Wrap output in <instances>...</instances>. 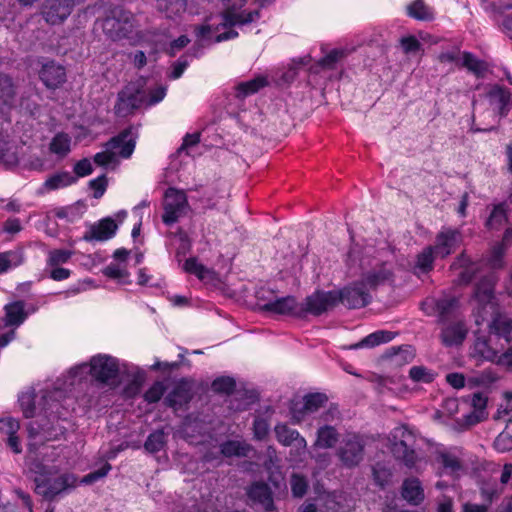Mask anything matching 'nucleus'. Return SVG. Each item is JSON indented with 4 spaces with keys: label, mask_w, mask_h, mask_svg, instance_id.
<instances>
[{
    "label": "nucleus",
    "mask_w": 512,
    "mask_h": 512,
    "mask_svg": "<svg viewBox=\"0 0 512 512\" xmlns=\"http://www.w3.org/2000/svg\"><path fill=\"white\" fill-rule=\"evenodd\" d=\"M471 264L470 258L465 253H461L452 264L453 268H464L460 273V278L465 283H469L473 279V275L470 273L472 271Z\"/></svg>",
    "instance_id": "54"
},
{
    "label": "nucleus",
    "mask_w": 512,
    "mask_h": 512,
    "mask_svg": "<svg viewBox=\"0 0 512 512\" xmlns=\"http://www.w3.org/2000/svg\"><path fill=\"white\" fill-rule=\"evenodd\" d=\"M165 434L162 430H156L147 437L144 448L150 453H157L165 446Z\"/></svg>",
    "instance_id": "50"
},
{
    "label": "nucleus",
    "mask_w": 512,
    "mask_h": 512,
    "mask_svg": "<svg viewBox=\"0 0 512 512\" xmlns=\"http://www.w3.org/2000/svg\"><path fill=\"white\" fill-rule=\"evenodd\" d=\"M436 460L441 464L443 471L447 475L458 476L463 470L460 458L451 451H439L436 455Z\"/></svg>",
    "instance_id": "33"
},
{
    "label": "nucleus",
    "mask_w": 512,
    "mask_h": 512,
    "mask_svg": "<svg viewBox=\"0 0 512 512\" xmlns=\"http://www.w3.org/2000/svg\"><path fill=\"white\" fill-rule=\"evenodd\" d=\"M38 64V77L47 89L56 90L66 82V68L57 61L40 58Z\"/></svg>",
    "instance_id": "11"
},
{
    "label": "nucleus",
    "mask_w": 512,
    "mask_h": 512,
    "mask_svg": "<svg viewBox=\"0 0 512 512\" xmlns=\"http://www.w3.org/2000/svg\"><path fill=\"white\" fill-rule=\"evenodd\" d=\"M166 391V387L163 382H154L149 389L144 393L143 397L147 403H157Z\"/></svg>",
    "instance_id": "56"
},
{
    "label": "nucleus",
    "mask_w": 512,
    "mask_h": 512,
    "mask_svg": "<svg viewBox=\"0 0 512 512\" xmlns=\"http://www.w3.org/2000/svg\"><path fill=\"white\" fill-rule=\"evenodd\" d=\"M443 325L440 333L441 343L446 347L461 345L468 333L465 323L462 320H454Z\"/></svg>",
    "instance_id": "22"
},
{
    "label": "nucleus",
    "mask_w": 512,
    "mask_h": 512,
    "mask_svg": "<svg viewBox=\"0 0 512 512\" xmlns=\"http://www.w3.org/2000/svg\"><path fill=\"white\" fill-rule=\"evenodd\" d=\"M393 280L394 273L391 268H389L386 263H381L379 266L365 273L360 281L369 291L376 289L378 286L392 283Z\"/></svg>",
    "instance_id": "23"
},
{
    "label": "nucleus",
    "mask_w": 512,
    "mask_h": 512,
    "mask_svg": "<svg viewBox=\"0 0 512 512\" xmlns=\"http://www.w3.org/2000/svg\"><path fill=\"white\" fill-rule=\"evenodd\" d=\"M74 252L68 249L50 250L46 258V266H61L66 264L72 258Z\"/></svg>",
    "instance_id": "48"
},
{
    "label": "nucleus",
    "mask_w": 512,
    "mask_h": 512,
    "mask_svg": "<svg viewBox=\"0 0 512 512\" xmlns=\"http://www.w3.org/2000/svg\"><path fill=\"white\" fill-rule=\"evenodd\" d=\"M506 249H507V246L504 245L502 242L495 244L492 247V249L489 253V256L487 258V264L493 269L502 268L504 265L503 258H504Z\"/></svg>",
    "instance_id": "51"
},
{
    "label": "nucleus",
    "mask_w": 512,
    "mask_h": 512,
    "mask_svg": "<svg viewBox=\"0 0 512 512\" xmlns=\"http://www.w3.org/2000/svg\"><path fill=\"white\" fill-rule=\"evenodd\" d=\"M302 304L304 310L303 317L307 314L319 316L337 304V291H316L306 297L305 302Z\"/></svg>",
    "instance_id": "17"
},
{
    "label": "nucleus",
    "mask_w": 512,
    "mask_h": 512,
    "mask_svg": "<svg viewBox=\"0 0 512 512\" xmlns=\"http://www.w3.org/2000/svg\"><path fill=\"white\" fill-rule=\"evenodd\" d=\"M328 398L323 393H310L303 397L302 402L292 403L290 413L294 423H300L309 414L318 411L323 407Z\"/></svg>",
    "instance_id": "15"
},
{
    "label": "nucleus",
    "mask_w": 512,
    "mask_h": 512,
    "mask_svg": "<svg viewBox=\"0 0 512 512\" xmlns=\"http://www.w3.org/2000/svg\"><path fill=\"white\" fill-rule=\"evenodd\" d=\"M251 450L252 447L249 444L237 440H227L220 445V452L225 457H245Z\"/></svg>",
    "instance_id": "38"
},
{
    "label": "nucleus",
    "mask_w": 512,
    "mask_h": 512,
    "mask_svg": "<svg viewBox=\"0 0 512 512\" xmlns=\"http://www.w3.org/2000/svg\"><path fill=\"white\" fill-rule=\"evenodd\" d=\"M156 3L158 10L170 19L181 16L187 8V0H156Z\"/></svg>",
    "instance_id": "36"
},
{
    "label": "nucleus",
    "mask_w": 512,
    "mask_h": 512,
    "mask_svg": "<svg viewBox=\"0 0 512 512\" xmlns=\"http://www.w3.org/2000/svg\"><path fill=\"white\" fill-rule=\"evenodd\" d=\"M19 429L20 424L16 419L12 417L0 419V433L7 436V445L16 454L22 451L21 443L17 436Z\"/></svg>",
    "instance_id": "28"
},
{
    "label": "nucleus",
    "mask_w": 512,
    "mask_h": 512,
    "mask_svg": "<svg viewBox=\"0 0 512 512\" xmlns=\"http://www.w3.org/2000/svg\"><path fill=\"white\" fill-rule=\"evenodd\" d=\"M247 495L252 505H259L266 512L274 510V501L272 492L269 486L263 482L253 483L248 491Z\"/></svg>",
    "instance_id": "24"
},
{
    "label": "nucleus",
    "mask_w": 512,
    "mask_h": 512,
    "mask_svg": "<svg viewBox=\"0 0 512 512\" xmlns=\"http://www.w3.org/2000/svg\"><path fill=\"white\" fill-rule=\"evenodd\" d=\"M74 176L78 178L86 177L93 172V166L88 158L77 161L73 167Z\"/></svg>",
    "instance_id": "61"
},
{
    "label": "nucleus",
    "mask_w": 512,
    "mask_h": 512,
    "mask_svg": "<svg viewBox=\"0 0 512 512\" xmlns=\"http://www.w3.org/2000/svg\"><path fill=\"white\" fill-rule=\"evenodd\" d=\"M72 377L82 378L89 374L93 380L100 384L113 385L118 381L120 363L116 357L108 354H97L91 357L89 363L73 366L70 371Z\"/></svg>",
    "instance_id": "3"
},
{
    "label": "nucleus",
    "mask_w": 512,
    "mask_h": 512,
    "mask_svg": "<svg viewBox=\"0 0 512 512\" xmlns=\"http://www.w3.org/2000/svg\"><path fill=\"white\" fill-rule=\"evenodd\" d=\"M188 208V200L184 191L168 188L165 192L162 221L165 225L171 226L176 223Z\"/></svg>",
    "instance_id": "10"
},
{
    "label": "nucleus",
    "mask_w": 512,
    "mask_h": 512,
    "mask_svg": "<svg viewBox=\"0 0 512 512\" xmlns=\"http://www.w3.org/2000/svg\"><path fill=\"white\" fill-rule=\"evenodd\" d=\"M471 355L480 361L495 362L498 358V353L491 347L488 338L478 335L474 341Z\"/></svg>",
    "instance_id": "31"
},
{
    "label": "nucleus",
    "mask_w": 512,
    "mask_h": 512,
    "mask_svg": "<svg viewBox=\"0 0 512 512\" xmlns=\"http://www.w3.org/2000/svg\"><path fill=\"white\" fill-rule=\"evenodd\" d=\"M435 252L430 246L425 247L417 256L413 266L415 275L427 274L434 268V260L437 258Z\"/></svg>",
    "instance_id": "34"
},
{
    "label": "nucleus",
    "mask_w": 512,
    "mask_h": 512,
    "mask_svg": "<svg viewBox=\"0 0 512 512\" xmlns=\"http://www.w3.org/2000/svg\"><path fill=\"white\" fill-rule=\"evenodd\" d=\"M93 161L96 165L104 167L116 161V152L106 149L94 155Z\"/></svg>",
    "instance_id": "62"
},
{
    "label": "nucleus",
    "mask_w": 512,
    "mask_h": 512,
    "mask_svg": "<svg viewBox=\"0 0 512 512\" xmlns=\"http://www.w3.org/2000/svg\"><path fill=\"white\" fill-rule=\"evenodd\" d=\"M35 397L34 390L23 392L18 397V402L25 418H33L37 413Z\"/></svg>",
    "instance_id": "44"
},
{
    "label": "nucleus",
    "mask_w": 512,
    "mask_h": 512,
    "mask_svg": "<svg viewBox=\"0 0 512 512\" xmlns=\"http://www.w3.org/2000/svg\"><path fill=\"white\" fill-rule=\"evenodd\" d=\"M409 377L416 383H432L436 377V373L425 366H413L409 370Z\"/></svg>",
    "instance_id": "46"
},
{
    "label": "nucleus",
    "mask_w": 512,
    "mask_h": 512,
    "mask_svg": "<svg viewBox=\"0 0 512 512\" xmlns=\"http://www.w3.org/2000/svg\"><path fill=\"white\" fill-rule=\"evenodd\" d=\"M49 149L60 157L66 156L71 150V137L66 133H57L51 140Z\"/></svg>",
    "instance_id": "41"
},
{
    "label": "nucleus",
    "mask_w": 512,
    "mask_h": 512,
    "mask_svg": "<svg viewBox=\"0 0 512 512\" xmlns=\"http://www.w3.org/2000/svg\"><path fill=\"white\" fill-rule=\"evenodd\" d=\"M89 186L94 191V193H93L94 198H97V199L101 198L104 195L106 188H107L106 176L103 174L95 179H92L89 182Z\"/></svg>",
    "instance_id": "63"
},
{
    "label": "nucleus",
    "mask_w": 512,
    "mask_h": 512,
    "mask_svg": "<svg viewBox=\"0 0 512 512\" xmlns=\"http://www.w3.org/2000/svg\"><path fill=\"white\" fill-rule=\"evenodd\" d=\"M16 86L12 77L0 72V113L11 110L16 98Z\"/></svg>",
    "instance_id": "25"
},
{
    "label": "nucleus",
    "mask_w": 512,
    "mask_h": 512,
    "mask_svg": "<svg viewBox=\"0 0 512 512\" xmlns=\"http://www.w3.org/2000/svg\"><path fill=\"white\" fill-rule=\"evenodd\" d=\"M372 474H373L374 482L381 488H383L385 485L388 484V482L390 481V478L392 476L391 471L388 468H386L384 465L379 464V463H377L375 466H373Z\"/></svg>",
    "instance_id": "57"
},
{
    "label": "nucleus",
    "mask_w": 512,
    "mask_h": 512,
    "mask_svg": "<svg viewBox=\"0 0 512 512\" xmlns=\"http://www.w3.org/2000/svg\"><path fill=\"white\" fill-rule=\"evenodd\" d=\"M258 10L242 11L233 13L227 11L221 15V22L218 24H203L195 26L194 32L197 37L194 45L185 54L188 57L199 58L203 55L204 42L219 43L222 41L234 39L238 36V32L232 29L236 25H245L259 19Z\"/></svg>",
    "instance_id": "2"
},
{
    "label": "nucleus",
    "mask_w": 512,
    "mask_h": 512,
    "mask_svg": "<svg viewBox=\"0 0 512 512\" xmlns=\"http://www.w3.org/2000/svg\"><path fill=\"white\" fill-rule=\"evenodd\" d=\"M507 221V208L505 203H499L493 206L490 215L486 221L488 229H499Z\"/></svg>",
    "instance_id": "42"
},
{
    "label": "nucleus",
    "mask_w": 512,
    "mask_h": 512,
    "mask_svg": "<svg viewBox=\"0 0 512 512\" xmlns=\"http://www.w3.org/2000/svg\"><path fill=\"white\" fill-rule=\"evenodd\" d=\"M496 278L493 274L483 277L474 290V317L476 325L480 326L490 317L488 323L489 333L498 338H503L507 343L512 340V318L499 311V305L495 297Z\"/></svg>",
    "instance_id": "1"
},
{
    "label": "nucleus",
    "mask_w": 512,
    "mask_h": 512,
    "mask_svg": "<svg viewBox=\"0 0 512 512\" xmlns=\"http://www.w3.org/2000/svg\"><path fill=\"white\" fill-rule=\"evenodd\" d=\"M23 262V252L20 250H9L0 253V274L6 273L11 268L18 267Z\"/></svg>",
    "instance_id": "40"
},
{
    "label": "nucleus",
    "mask_w": 512,
    "mask_h": 512,
    "mask_svg": "<svg viewBox=\"0 0 512 512\" xmlns=\"http://www.w3.org/2000/svg\"><path fill=\"white\" fill-rule=\"evenodd\" d=\"M5 326L19 327L27 318L25 312V303L23 301H14L4 306Z\"/></svg>",
    "instance_id": "30"
},
{
    "label": "nucleus",
    "mask_w": 512,
    "mask_h": 512,
    "mask_svg": "<svg viewBox=\"0 0 512 512\" xmlns=\"http://www.w3.org/2000/svg\"><path fill=\"white\" fill-rule=\"evenodd\" d=\"M194 383L189 378H181L177 381L165 398L167 406L178 409L187 405L193 398Z\"/></svg>",
    "instance_id": "19"
},
{
    "label": "nucleus",
    "mask_w": 512,
    "mask_h": 512,
    "mask_svg": "<svg viewBox=\"0 0 512 512\" xmlns=\"http://www.w3.org/2000/svg\"><path fill=\"white\" fill-rule=\"evenodd\" d=\"M408 15L416 20L428 21L434 18L432 10L423 0H416L407 7Z\"/></svg>",
    "instance_id": "43"
},
{
    "label": "nucleus",
    "mask_w": 512,
    "mask_h": 512,
    "mask_svg": "<svg viewBox=\"0 0 512 512\" xmlns=\"http://www.w3.org/2000/svg\"><path fill=\"white\" fill-rule=\"evenodd\" d=\"M308 484L306 479L298 474H293L291 477V490L295 497H303L307 491Z\"/></svg>",
    "instance_id": "59"
},
{
    "label": "nucleus",
    "mask_w": 512,
    "mask_h": 512,
    "mask_svg": "<svg viewBox=\"0 0 512 512\" xmlns=\"http://www.w3.org/2000/svg\"><path fill=\"white\" fill-rule=\"evenodd\" d=\"M77 0H44L40 6L42 19L50 26L62 25L72 14Z\"/></svg>",
    "instance_id": "9"
},
{
    "label": "nucleus",
    "mask_w": 512,
    "mask_h": 512,
    "mask_svg": "<svg viewBox=\"0 0 512 512\" xmlns=\"http://www.w3.org/2000/svg\"><path fill=\"white\" fill-rule=\"evenodd\" d=\"M399 431L401 439L395 441L391 447L393 456L409 470L420 472L427 462L425 457L413 448L414 434L407 427H402Z\"/></svg>",
    "instance_id": "5"
},
{
    "label": "nucleus",
    "mask_w": 512,
    "mask_h": 512,
    "mask_svg": "<svg viewBox=\"0 0 512 512\" xmlns=\"http://www.w3.org/2000/svg\"><path fill=\"white\" fill-rule=\"evenodd\" d=\"M460 65L477 77H483L488 70L486 61L477 58L473 53L467 51L462 53Z\"/></svg>",
    "instance_id": "35"
},
{
    "label": "nucleus",
    "mask_w": 512,
    "mask_h": 512,
    "mask_svg": "<svg viewBox=\"0 0 512 512\" xmlns=\"http://www.w3.org/2000/svg\"><path fill=\"white\" fill-rule=\"evenodd\" d=\"M487 97L489 99L490 105L493 107L494 110H497L498 114L501 117H504L508 114L510 110L511 98L509 90L501 86L495 85L489 90Z\"/></svg>",
    "instance_id": "26"
},
{
    "label": "nucleus",
    "mask_w": 512,
    "mask_h": 512,
    "mask_svg": "<svg viewBox=\"0 0 512 512\" xmlns=\"http://www.w3.org/2000/svg\"><path fill=\"white\" fill-rule=\"evenodd\" d=\"M137 134L134 132L133 127H127L116 136L110 138L105 144L104 148L116 152V156L128 159L134 152L136 146Z\"/></svg>",
    "instance_id": "16"
},
{
    "label": "nucleus",
    "mask_w": 512,
    "mask_h": 512,
    "mask_svg": "<svg viewBox=\"0 0 512 512\" xmlns=\"http://www.w3.org/2000/svg\"><path fill=\"white\" fill-rule=\"evenodd\" d=\"M458 300L455 297H427L421 303V309L427 316H436L437 322L446 324L456 320Z\"/></svg>",
    "instance_id": "8"
},
{
    "label": "nucleus",
    "mask_w": 512,
    "mask_h": 512,
    "mask_svg": "<svg viewBox=\"0 0 512 512\" xmlns=\"http://www.w3.org/2000/svg\"><path fill=\"white\" fill-rule=\"evenodd\" d=\"M462 241V236L459 230L452 228H442L436 235L434 245H429L436 256L439 258H446L452 254Z\"/></svg>",
    "instance_id": "18"
},
{
    "label": "nucleus",
    "mask_w": 512,
    "mask_h": 512,
    "mask_svg": "<svg viewBox=\"0 0 512 512\" xmlns=\"http://www.w3.org/2000/svg\"><path fill=\"white\" fill-rule=\"evenodd\" d=\"M31 471L37 474L34 478L35 492L46 499L51 500L66 489L75 487L76 478L71 474L49 479L47 476L50 475V471L41 462L32 463Z\"/></svg>",
    "instance_id": "4"
},
{
    "label": "nucleus",
    "mask_w": 512,
    "mask_h": 512,
    "mask_svg": "<svg viewBox=\"0 0 512 512\" xmlns=\"http://www.w3.org/2000/svg\"><path fill=\"white\" fill-rule=\"evenodd\" d=\"M260 309L264 312L303 318V304L299 303L294 296L278 297L273 300L260 304Z\"/></svg>",
    "instance_id": "14"
},
{
    "label": "nucleus",
    "mask_w": 512,
    "mask_h": 512,
    "mask_svg": "<svg viewBox=\"0 0 512 512\" xmlns=\"http://www.w3.org/2000/svg\"><path fill=\"white\" fill-rule=\"evenodd\" d=\"M397 333L387 330H377L366 337H364L358 343L351 345L350 349H360L363 347L373 348L381 344L388 343L396 337Z\"/></svg>",
    "instance_id": "32"
},
{
    "label": "nucleus",
    "mask_w": 512,
    "mask_h": 512,
    "mask_svg": "<svg viewBox=\"0 0 512 512\" xmlns=\"http://www.w3.org/2000/svg\"><path fill=\"white\" fill-rule=\"evenodd\" d=\"M103 274L113 280H116L119 284H129L130 274L126 268L119 266L118 264L111 263L103 269Z\"/></svg>",
    "instance_id": "47"
},
{
    "label": "nucleus",
    "mask_w": 512,
    "mask_h": 512,
    "mask_svg": "<svg viewBox=\"0 0 512 512\" xmlns=\"http://www.w3.org/2000/svg\"><path fill=\"white\" fill-rule=\"evenodd\" d=\"M135 27L134 15L122 8L112 9L102 22L104 34L113 41L129 38Z\"/></svg>",
    "instance_id": "6"
},
{
    "label": "nucleus",
    "mask_w": 512,
    "mask_h": 512,
    "mask_svg": "<svg viewBox=\"0 0 512 512\" xmlns=\"http://www.w3.org/2000/svg\"><path fill=\"white\" fill-rule=\"evenodd\" d=\"M401 496L411 505H420L425 497L420 480L416 477L406 478L401 486Z\"/></svg>",
    "instance_id": "27"
},
{
    "label": "nucleus",
    "mask_w": 512,
    "mask_h": 512,
    "mask_svg": "<svg viewBox=\"0 0 512 512\" xmlns=\"http://www.w3.org/2000/svg\"><path fill=\"white\" fill-rule=\"evenodd\" d=\"M77 182V177H75L72 173L68 171H59L49 176L42 187L39 189V193L43 194L45 192L58 190L61 188L68 187Z\"/></svg>",
    "instance_id": "29"
},
{
    "label": "nucleus",
    "mask_w": 512,
    "mask_h": 512,
    "mask_svg": "<svg viewBox=\"0 0 512 512\" xmlns=\"http://www.w3.org/2000/svg\"><path fill=\"white\" fill-rule=\"evenodd\" d=\"M268 85L266 77L258 76L246 82H241L236 87V97L243 99L257 93L261 88Z\"/></svg>",
    "instance_id": "39"
},
{
    "label": "nucleus",
    "mask_w": 512,
    "mask_h": 512,
    "mask_svg": "<svg viewBox=\"0 0 512 512\" xmlns=\"http://www.w3.org/2000/svg\"><path fill=\"white\" fill-rule=\"evenodd\" d=\"M339 440V434L335 427L330 425L321 426L317 430L315 445L319 448H333Z\"/></svg>",
    "instance_id": "37"
},
{
    "label": "nucleus",
    "mask_w": 512,
    "mask_h": 512,
    "mask_svg": "<svg viewBox=\"0 0 512 512\" xmlns=\"http://www.w3.org/2000/svg\"><path fill=\"white\" fill-rule=\"evenodd\" d=\"M110 470H111V465L109 463H106L98 470L90 472L89 474L85 475L82 478L81 483L87 484V485L93 484V483L97 482L98 480L104 478L109 473Z\"/></svg>",
    "instance_id": "60"
},
{
    "label": "nucleus",
    "mask_w": 512,
    "mask_h": 512,
    "mask_svg": "<svg viewBox=\"0 0 512 512\" xmlns=\"http://www.w3.org/2000/svg\"><path fill=\"white\" fill-rule=\"evenodd\" d=\"M146 103V95L134 85H127L118 93L114 112L118 117H126Z\"/></svg>",
    "instance_id": "12"
},
{
    "label": "nucleus",
    "mask_w": 512,
    "mask_h": 512,
    "mask_svg": "<svg viewBox=\"0 0 512 512\" xmlns=\"http://www.w3.org/2000/svg\"><path fill=\"white\" fill-rule=\"evenodd\" d=\"M506 428L496 437L494 448L501 453L512 450V435Z\"/></svg>",
    "instance_id": "58"
},
{
    "label": "nucleus",
    "mask_w": 512,
    "mask_h": 512,
    "mask_svg": "<svg viewBox=\"0 0 512 512\" xmlns=\"http://www.w3.org/2000/svg\"><path fill=\"white\" fill-rule=\"evenodd\" d=\"M277 441L284 446H294L298 455L306 453L307 442L295 429L286 424H277L274 428Z\"/></svg>",
    "instance_id": "21"
},
{
    "label": "nucleus",
    "mask_w": 512,
    "mask_h": 512,
    "mask_svg": "<svg viewBox=\"0 0 512 512\" xmlns=\"http://www.w3.org/2000/svg\"><path fill=\"white\" fill-rule=\"evenodd\" d=\"M254 437L263 440L269 433V423L263 418H256L253 422Z\"/></svg>",
    "instance_id": "64"
},
{
    "label": "nucleus",
    "mask_w": 512,
    "mask_h": 512,
    "mask_svg": "<svg viewBox=\"0 0 512 512\" xmlns=\"http://www.w3.org/2000/svg\"><path fill=\"white\" fill-rule=\"evenodd\" d=\"M366 443L357 433L345 434L339 442L336 455L342 466L348 469L355 468L363 461Z\"/></svg>",
    "instance_id": "7"
},
{
    "label": "nucleus",
    "mask_w": 512,
    "mask_h": 512,
    "mask_svg": "<svg viewBox=\"0 0 512 512\" xmlns=\"http://www.w3.org/2000/svg\"><path fill=\"white\" fill-rule=\"evenodd\" d=\"M183 269L185 272L195 275L200 280H206L212 275V271L201 264L195 257L186 259Z\"/></svg>",
    "instance_id": "45"
},
{
    "label": "nucleus",
    "mask_w": 512,
    "mask_h": 512,
    "mask_svg": "<svg viewBox=\"0 0 512 512\" xmlns=\"http://www.w3.org/2000/svg\"><path fill=\"white\" fill-rule=\"evenodd\" d=\"M338 302L350 309H358L367 306L371 302V295L363 283L358 281L337 292Z\"/></svg>",
    "instance_id": "13"
},
{
    "label": "nucleus",
    "mask_w": 512,
    "mask_h": 512,
    "mask_svg": "<svg viewBox=\"0 0 512 512\" xmlns=\"http://www.w3.org/2000/svg\"><path fill=\"white\" fill-rule=\"evenodd\" d=\"M211 388L216 393L231 394L236 388V382L234 378L229 376L217 377L213 380Z\"/></svg>",
    "instance_id": "53"
},
{
    "label": "nucleus",
    "mask_w": 512,
    "mask_h": 512,
    "mask_svg": "<svg viewBox=\"0 0 512 512\" xmlns=\"http://www.w3.org/2000/svg\"><path fill=\"white\" fill-rule=\"evenodd\" d=\"M389 356L393 357L397 364H407L413 361L415 350L410 345L392 347Z\"/></svg>",
    "instance_id": "49"
},
{
    "label": "nucleus",
    "mask_w": 512,
    "mask_h": 512,
    "mask_svg": "<svg viewBox=\"0 0 512 512\" xmlns=\"http://www.w3.org/2000/svg\"><path fill=\"white\" fill-rule=\"evenodd\" d=\"M0 162L5 165H15L18 162L17 154L10 142L0 138Z\"/></svg>",
    "instance_id": "55"
},
{
    "label": "nucleus",
    "mask_w": 512,
    "mask_h": 512,
    "mask_svg": "<svg viewBox=\"0 0 512 512\" xmlns=\"http://www.w3.org/2000/svg\"><path fill=\"white\" fill-rule=\"evenodd\" d=\"M117 224L110 218H103L98 223L90 225L84 233L82 240L86 242H102L114 237L117 231Z\"/></svg>",
    "instance_id": "20"
},
{
    "label": "nucleus",
    "mask_w": 512,
    "mask_h": 512,
    "mask_svg": "<svg viewBox=\"0 0 512 512\" xmlns=\"http://www.w3.org/2000/svg\"><path fill=\"white\" fill-rule=\"evenodd\" d=\"M480 492L483 500L487 502L486 505H489L500 497L503 492V488L497 482H485L482 485Z\"/></svg>",
    "instance_id": "52"
}]
</instances>
